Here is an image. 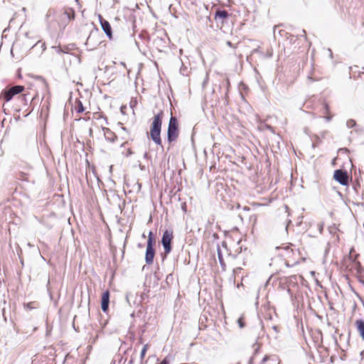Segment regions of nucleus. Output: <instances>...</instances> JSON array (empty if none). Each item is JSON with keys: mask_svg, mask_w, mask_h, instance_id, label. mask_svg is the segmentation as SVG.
<instances>
[{"mask_svg": "<svg viewBox=\"0 0 364 364\" xmlns=\"http://www.w3.org/2000/svg\"><path fill=\"white\" fill-rule=\"evenodd\" d=\"M148 348H149L148 344H146V345L144 346V347H143V348H142V350L141 351V353H140V359L141 360L144 359Z\"/></svg>", "mask_w": 364, "mask_h": 364, "instance_id": "obj_19", "label": "nucleus"}, {"mask_svg": "<svg viewBox=\"0 0 364 364\" xmlns=\"http://www.w3.org/2000/svg\"><path fill=\"white\" fill-rule=\"evenodd\" d=\"M18 99L21 100V102L23 105H27V104H28L27 95H22L18 97Z\"/></svg>", "mask_w": 364, "mask_h": 364, "instance_id": "obj_22", "label": "nucleus"}, {"mask_svg": "<svg viewBox=\"0 0 364 364\" xmlns=\"http://www.w3.org/2000/svg\"><path fill=\"white\" fill-rule=\"evenodd\" d=\"M272 329L276 332L277 333L279 331H278V328L277 326H272Z\"/></svg>", "mask_w": 364, "mask_h": 364, "instance_id": "obj_33", "label": "nucleus"}, {"mask_svg": "<svg viewBox=\"0 0 364 364\" xmlns=\"http://www.w3.org/2000/svg\"><path fill=\"white\" fill-rule=\"evenodd\" d=\"M333 178L342 186L348 185V174L346 170L337 169L334 171Z\"/></svg>", "mask_w": 364, "mask_h": 364, "instance_id": "obj_6", "label": "nucleus"}, {"mask_svg": "<svg viewBox=\"0 0 364 364\" xmlns=\"http://www.w3.org/2000/svg\"><path fill=\"white\" fill-rule=\"evenodd\" d=\"M164 117V112L161 110L159 113H157L154 119L153 122L151 124L150 129V137L152 141L157 145L163 147L162 141L161 139V125H162V119Z\"/></svg>", "mask_w": 364, "mask_h": 364, "instance_id": "obj_1", "label": "nucleus"}, {"mask_svg": "<svg viewBox=\"0 0 364 364\" xmlns=\"http://www.w3.org/2000/svg\"><path fill=\"white\" fill-rule=\"evenodd\" d=\"M226 44H227V46H228L230 48H235V46H234L233 44L229 41H228L226 42Z\"/></svg>", "mask_w": 364, "mask_h": 364, "instance_id": "obj_28", "label": "nucleus"}, {"mask_svg": "<svg viewBox=\"0 0 364 364\" xmlns=\"http://www.w3.org/2000/svg\"><path fill=\"white\" fill-rule=\"evenodd\" d=\"M179 135L178 124L176 117L171 116L168 129H167V141L169 144L175 141Z\"/></svg>", "mask_w": 364, "mask_h": 364, "instance_id": "obj_2", "label": "nucleus"}, {"mask_svg": "<svg viewBox=\"0 0 364 364\" xmlns=\"http://www.w3.org/2000/svg\"><path fill=\"white\" fill-rule=\"evenodd\" d=\"M64 14L67 16L70 21L75 18V12L73 10H70L69 11H66Z\"/></svg>", "mask_w": 364, "mask_h": 364, "instance_id": "obj_16", "label": "nucleus"}, {"mask_svg": "<svg viewBox=\"0 0 364 364\" xmlns=\"http://www.w3.org/2000/svg\"><path fill=\"white\" fill-rule=\"evenodd\" d=\"M134 105V102H133L132 101L131 102V107H132L133 105Z\"/></svg>", "mask_w": 364, "mask_h": 364, "instance_id": "obj_42", "label": "nucleus"}, {"mask_svg": "<svg viewBox=\"0 0 364 364\" xmlns=\"http://www.w3.org/2000/svg\"><path fill=\"white\" fill-rule=\"evenodd\" d=\"M363 353H364V351H362V352L360 353V355H363Z\"/></svg>", "mask_w": 364, "mask_h": 364, "instance_id": "obj_47", "label": "nucleus"}, {"mask_svg": "<svg viewBox=\"0 0 364 364\" xmlns=\"http://www.w3.org/2000/svg\"><path fill=\"white\" fill-rule=\"evenodd\" d=\"M355 125H356V122L354 119H350L346 122V126L348 128H353V127H355Z\"/></svg>", "mask_w": 364, "mask_h": 364, "instance_id": "obj_20", "label": "nucleus"}, {"mask_svg": "<svg viewBox=\"0 0 364 364\" xmlns=\"http://www.w3.org/2000/svg\"><path fill=\"white\" fill-rule=\"evenodd\" d=\"M173 239V231L170 230H166L162 235L161 244L163 245L164 252L161 255L162 261L166 259L167 255L171 252L172 250V240Z\"/></svg>", "mask_w": 364, "mask_h": 364, "instance_id": "obj_3", "label": "nucleus"}, {"mask_svg": "<svg viewBox=\"0 0 364 364\" xmlns=\"http://www.w3.org/2000/svg\"><path fill=\"white\" fill-rule=\"evenodd\" d=\"M57 52H58V53H62V52H63V50H62L60 48H59V49H58V51H57Z\"/></svg>", "mask_w": 364, "mask_h": 364, "instance_id": "obj_37", "label": "nucleus"}, {"mask_svg": "<svg viewBox=\"0 0 364 364\" xmlns=\"http://www.w3.org/2000/svg\"><path fill=\"white\" fill-rule=\"evenodd\" d=\"M155 243H156V240H155L154 235L151 231H150L149 232L146 246H154Z\"/></svg>", "mask_w": 364, "mask_h": 364, "instance_id": "obj_14", "label": "nucleus"}, {"mask_svg": "<svg viewBox=\"0 0 364 364\" xmlns=\"http://www.w3.org/2000/svg\"><path fill=\"white\" fill-rule=\"evenodd\" d=\"M40 46L42 49V50H46V44L45 43H43L41 42V41H38L32 48H34V47H38Z\"/></svg>", "mask_w": 364, "mask_h": 364, "instance_id": "obj_21", "label": "nucleus"}, {"mask_svg": "<svg viewBox=\"0 0 364 364\" xmlns=\"http://www.w3.org/2000/svg\"><path fill=\"white\" fill-rule=\"evenodd\" d=\"M328 50H329V52H330V55H331V57H332V51H331V49H329Z\"/></svg>", "mask_w": 364, "mask_h": 364, "instance_id": "obj_38", "label": "nucleus"}, {"mask_svg": "<svg viewBox=\"0 0 364 364\" xmlns=\"http://www.w3.org/2000/svg\"><path fill=\"white\" fill-rule=\"evenodd\" d=\"M268 129H270V130H272V128L270 126H268Z\"/></svg>", "mask_w": 364, "mask_h": 364, "instance_id": "obj_41", "label": "nucleus"}, {"mask_svg": "<svg viewBox=\"0 0 364 364\" xmlns=\"http://www.w3.org/2000/svg\"><path fill=\"white\" fill-rule=\"evenodd\" d=\"M285 209L287 210V211L289 209V207L287 205H285Z\"/></svg>", "mask_w": 364, "mask_h": 364, "instance_id": "obj_40", "label": "nucleus"}, {"mask_svg": "<svg viewBox=\"0 0 364 364\" xmlns=\"http://www.w3.org/2000/svg\"><path fill=\"white\" fill-rule=\"evenodd\" d=\"M324 119H326V122H328L332 119V116H331V115L326 116V117H324Z\"/></svg>", "mask_w": 364, "mask_h": 364, "instance_id": "obj_29", "label": "nucleus"}, {"mask_svg": "<svg viewBox=\"0 0 364 364\" xmlns=\"http://www.w3.org/2000/svg\"><path fill=\"white\" fill-rule=\"evenodd\" d=\"M259 346H257L255 350H254V353L253 355H252V357H250L249 361H248V364H255L254 362H255V360L257 358V353H259Z\"/></svg>", "mask_w": 364, "mask_h": 364, "instance_id": "obj_15", "label": "nucleus"}, {"mask_svg": "<svg viewBox=\"0 0 364 364\" xmlns=\"http://www.w3.org/2000/svg\"><path fill=\"white\" fill-rule=\"evenodd\" d=\"M240 208V204H237V208Z\"/></svg>", "mask_w": 364, "mask_h": 364, "instance_id": "obj_43", "label": "nucleus"}, {"mask_svg": "<svg viewBox=\"0 0 364 364\" xmlns=\"http://www.w3.org/2000/svg\"><path fill=\"white\" fill-rule=\"evenodd\" d=\"M147 154H148L147 153H145L144 157H146Z\"/></svg>", "mask_w": 364, "mask_h": 364, "instance_id": "obj_45", "label": "nucleus"}, {"mask_svg": "<svg viewBox=\"0 0 364 364\" xmlns=\"http://www.w3.org/2000/svg\"><path fill=\"white\" fill-rule=\"evenodd\" d=\"M218 259H219L220 265L222 267L225 266V262H224V259L223 258V255L221 253V250L219 248L218 249Z\"/></svg>", "mask_w": 364, "mask_h": 364, "instance_id": "obj_17", "label": "nucleus"}, {"mask_svg": "<svg viewBox=\"0 0 364 364\" xmlns=\"http://www.w3.org/2000/svg\"><path fill=\"white\" fill-rule=\"evenodd\" d=\"M155 253L156 251L154 246H146L145 262L148 265L153 264Z\"/></svg>", "mask_w": 364, "mask_h": 364, "instance_id": "obj_8", "label": "nucleus"}, {"mask_svg": "<svg viewBox=\"0 0 364 364\" xmlns=\"http://www.w3.org/2000/svg\"><path fill=\"white\" fill-rule=\"evenodd\" d=\"M323 108L325 109V112L326 114H328L329 113V106H328V105L327 103H324L323 104Z\"/></svg>", "mask_w": 364, "mask_h": 364, "instance_id": "obj_24", "label": "nucleus"}, {"mask_svg": "<svg viewBox=\"0 0 364 364\" xmlns=\"http://www.w3.org/2000/svg\"><path fill=\"white\" fill-rule=\"evenodd\" d=\"M225 82H226L227 92H228V88L230 85V80L227 78ZM227 94H228V92H226V95Z\"/></svg>", "mask_w": 364, "mask_h": 364, "instance_id": "obj_27", "label": "nucleus"}, {"mask_svg": "<svg viewBox=\"0 0 364 364\" xmlns=\"http://www.w3.org/2000/svg\"><path fill=\"white\" fill-rule=\"evenodd\" d=\"M47 291L49 293V294L51 296V294L50 292V279L48 278L47 284H46Z\"/></svg>", "mask_w": 364, "mask_h": 364, "instance_id": "obj_26", "label": "nucleus"}, {"mask_svg": "<svg viewBox=\"0 0 364 364\" xmlns=\"http://www.w3.org/2000/svg\"><path fill=\"white\" fill-rule=\"evenodd\" d=\"M23 90L24 87L23 85H14L4 90L1 93V97L6 102H9L15 95L20 94Z\"/></svg>", "mask_w": 364, "mask_h": 364, "instance_id": "obj_5", "label": "nucleus"}, {"mask_svg": "<svg viewBox=\"0 0 364 364\" xmlns=\"http://www.w3.org/2000/svg\"><path fill=\"white\" fill-rule=\"evenodd\" d=\"M85 111V108L82 105V103L81 102V101H77V112L80 113V112H82Z\"/></svg>", "mask_w": 364, "mask_h": 364, "instance_id": "obj_18", "label": "nucleus"}, {"mask_svg": "<svg viewBox=\"0 0 364 364\" xmlns=\"http://www.w3.org/2000/svg\"><path fill=\"white\" fill-rule=\"evenodd\" d=\"M269 360V356L265 355L262 360L260 361L259 364H264L267 360Z\"/></svg>", "mask_w": 364, "mask_h": 364, "instance_id": "obj_25", "label": "nucleus"}, {"mask_svg": "<svg viewBox=\"0 0 364 364\" xmlns=\"http://www.w3.org/2000/svg\"><path fill=\"white\" fill-rule=\"evenodd\" d=\"M120 64H121L123 67L126 68V64H125V63H124V62H121V63H120Z\"/></svg>", "mask_w": 364, "mask_h": 364, "instance_id": "obj_35", "label": "nucleus"}, {"mask_svg": "<svg viewBox=\"0 0 364 364\" xmlns=\"http://www.w3.org/2000/svg\"><path fill=\"white\" fill-rule=\"evenodd\" d=\"M291 223V221L289 219L287 221V224H286V226H285V230H286L287 232V230H288V227H289V224Z\"/></svg>", "mask_w": 364, "mask_h": 364, "instance_id": "obj_30", "label": "nucleus"}, {"mask_svg": "<svg viewBox=\"0 0 364 364\" xmlns=\"http://www.w3.org/2000/svg\"><path fill=\"white\" fill-rule=\"evenodd\" d=\"M257 52H259V48H255V49H253V50H252V53H252V54H254V53H257Z\"/></svg>", "mask_w": 364, "mask_h": 364, "instance_id": "obj_32", "label": "nucleus"}, {"mask_svg": "<svg viewBox=\"0 0 364 364\" xmlns=\"http://www.w3.org/2000/svg\"><path fill=\"white\" fill-rule=\"evenodd\" d=\"M160 364H169V363L166 359H164L161 362Z\"/></svg>", "mask_w": 364, "mask_h": 364, "instance_id": "obj_31", "label": "nucleus"}, {"mask_svg": "<svg viewBox=\"0 0 364 364\" xmlns=\"http://www.w3.org/2000/svg\"><path fill=\"white\" fill-rule=\"evenodd\" d=\"M133 362H134V360H133V358H132V359L129 360V363L130 364H132V363H133Z\"/></svg>", "mask_w": 364, "mask_h": 364, "instance_id": "obj_36", "label": "nucleus"}, {"mask_svg": "<svg viewBox=\"0 0 364 364\" xmlns=\"http://www.w3.org/2000/svg\"><path fill=\"white\" fill-rule=\"evenodd\" d=\"M122 129L124 130V131H127L126 127H122Z\"/></svg>", "mask_w": 364, "mask_h": 364, "instance_id": "obj_39", "label": "nucleus"}, {"mask_svg": "<svg viewBox=\"0 0 364 364\" xmlns=\"http://www.w3.org/2000/svg\"><path fill=\"white\" fill-rule=\"evenodd\" d=\"M101 27L109 39H112V31L110 23L104 19L100 15L99 16Z\"/></svg>", "mask_w": 364, "mask_h": 364, "instance_id": "obj_7", "label": "nucleus"}, {"mask_svg": "<svg viewBox=\"0 0 364 364\" xmlns=\"http://www.w3.org/2000/svg\"><path fill=\"white\" fill-rule=\"evenodd\" d=\"M138 186H139V188H141V184L138 183Z\"/></svg>", "mask_w": 364, "mask_h": 364, "instance_id": "obj_46", "label": "nucleus"}, {"mask_svg": "<svg viewBox=\"0 0 364 364\" xmlns=\"http://www.w3.org/2000/svg\"><path fill=\"white\" fill-rule=\"evenodd\" d=\"M229 16L228 12L226 10H220L218 9L215 14V19H225L227 18Z\"/></svg>", "mask_w": 364, "mask_h": 364, "instance_id": "obj_12", "label": "nucleus"}, {"mask_svg": "<svg viewBox=\"0 0 364 364\" xmlns=\"http://www.w3.org/2000/svg\"><path fill=\"white\" fill-rule=\"evenodd\" d=\"M237 324H238V326H239V327H240V328H244V327H245V321H244V320H243V318H242V317H240V318L237 319Z\"/></svg>", "mask_w": 364, "mask_h": 364, "instance_id": "obj_23", "label": "nucleus"}, {"mask_svg": "<svg viewBox=\"0 0 364 364\" xmlns=\"http://www.w3.org/2000/svg\"><path fill=\"white\" fill-rule=\"evenodd\" d=\"M355 325L360 336L364 341V321L363 319H358L355 321Z\"/></svg>", "mask_w": 364, "mask_h": 364, "instance_id": "obj_10", "label": "nucleus"}, {"mask_svg": "<svg viewBox=\"0 0 364 364\" xmlns=\"http://www.w3.org/2000/svg\"><path fill=\"white\" fill-rule=\"evenodd\" d=\"M237 364H240V363H238Z\"/></svg>", "mask_w": 364, "mask_h": 364, "instance_id": "obj_48", "label": "nucleus"}, {"mask_svg": "<svg viewBox=\"0 0 364 364\" xmlns=\"http://www.w3.org/2000/svg\"><path fill=\"white\" fill-rule=\"evenodd\" d=\"M180 73L183 75H186L187 74L185 73V70H183V69H181L180 70Z\"/></svg>", "mask_w": 364, "mask_h": 364, "instance_id": "obj_34", "label": "nucleus"}, {"mask_svg": "<svg viewBox=\"0 0 364 364\" xmlns=\"http://www.w3.org/2000/svg\"><path fill=\"white\" fill-rule=\"evenodd\" d=\"M30 305H31V304H28V308H31V306H30Z\"/></svg>", "mask_w": 364, "mask_h": 364, "instance_id": "obj_44", "label": "nucleus"}, {"mask_svg": "<svg viewBox=\"0 0 364 364\" xmlns=\"http://www.w3.org/2000/svg\"><path fill=\"white\" fill-rule=\"evenodd\" d=\"M109 291H105L102 296L101 299V308L104 313H106L109 309Z\"/></svg>", "mask_w": 364, "mask_h": 364, "instance_id": "obj_9", "label": "nucleus"}, {"mask_svg": "<svg viewBox=\"0 0 364 364\" xmlns=\"http://www.w3.org/2000/svg\"><path fill=\"white\" fill-rule=\"evenodd\" d=\"M16 178L23 181H28V173L23 171H19V173L16 174Z\"/></svg>", "mask_w": 364, "mask_h": 364, "instance_id": "obj_13", "label": "nucleus"}, {"mask_svg": "<svg viewBox=\"0 0 364 364\" xmlns=\"http://www.w3.org/2000/svg\"><path fill=\"white\" fill-rule=\"evenodd\" d=\"M103 130L106 140L114 142L117 138L115 134L112 132L109 128H103Z\"/></svg>", "mask_w": 364, "mask_h": 364, "instance_id": "obj_11", "label": "nucleus"}, {"mask_svg": "<svg viewBox=\"0 0 364 364\" xmlns=\"http://www.w3.org/2000/svg\"><path fill=\"white\" fill-rule=\"evenodd\" d=\"M101 43L98 30L92 29L85 43L86 49L89 51L94 50Z\"/></svg>", "mask_w": 364, "mask_h": 364, "instance_id": "obj_4", "label": "nucleus"}]
</instances>
